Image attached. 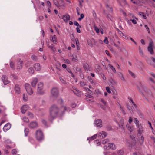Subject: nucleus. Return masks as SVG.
<instances>
[{
    "label": "nucleus",
    "mask_w": 155,
    "mask_h": 155,
    "mask_svg": "<svg viewBox=\"0 0 155 155\" xmlns=\"http://www.w3.org/2000/svg\"><path fill=\"white\" fill-rule=\"evenodd\" d=\"M70 109L69 107H67L65 106L61 107V110L59 107L55 104L52 105L49 108L50 117L51 119H49L51 123L52 120L56 118L58 116H62L66 111L69 112Z\"/></svg>",
    "instance_id": "f257e3e1"
},
{
    "label": "nucleus",
    "mask_w": 155,
    "mask_h": 155,
    "mask_svg": "<svg viewBox=\"0 0 155 155\" xmlns=\"http://www.w3.org/2000/svg\"><path fill=\"white\" fill-rule=\"evenodd\" d=\"M139 90L141 92L143 95L144 96V94L147 96H150L151 94V92L149 89H147L143 85L141 84L139 87Z\"/></svg>",
    "instance_id": "f03ea898"
},
{
    "label": "nucleus",
    "mask_w": 155,
    "mask_h": 155,
    "mask_svg": "<svg viewBox=\"0 0 155 155\" xmlns=\"http://www.w3.org/2000/svg\"><path fill=\"white\" fill-rule=\"evenodd\" d=\"M37 139L38 141H41L44 139V136L42 131L40 130H37L36 133Z\"/></svg>",
    "instance_id": "7ed1b4c3"
},
{
    "label": "nucleus",
    "mask_w": 155,
    "mask_h": 155,
    "mask_svg": "<svg viewBox=\"0 0 155 155\" xmlns=\"http://www.w3.org/2000/svg\"><path fill=\"white\" fill-rule=\"evenodd\" d=\"M25 88L29 95H31L33 94V91L31 86L29 84L26 83L25 84Z\"/></svg>",
    "instance_id": "20e7f679"
},
{
    "label": "nucleus",
    "mask_w": 155,
    "mask_h": 155,
    "mask_svg": "<svg viewBox=\"0 0 155 155\" xmlns=\"http://www.w3.org/2000/svg\"><path fill=\"white\" fill-rule=\"evenodd\" d=\"M51 95L55 97H57L58 94V90L57 88H53L51 91Z\"/></svg>",
    "instance_id": "39448f33"
},
{
    "label": "nucleus",
    "mask_w": 155,
    "mask_h": 155,
    "mask_svg": "<svg viewBox=\"0 0 155 155\" xmlns=\"http://www.w3.org/2000/svg\"><path fill=\"white\" fill-rule=\"evenodd\" d=\"M153 43L151 42H150L148 47V51L152 55L154 54V52L153 49Z\"/></svg>",
    "instance_id": "423d86ee"
},
{
    "label": "nucleus",
    "mask_w": 155,
    "mask_h": 155,
    "mask_svg": "<svg viewBox=\"0 0 155 155\" xmlns=\"http://www.w3.org/2000/svg\"><path fill=\"white\" fill-rule=\"evenodd\" d=\"M137 127L138 129L137 130V136L138 137H139L140 136H141L142 134L143 131V128L141 125H140V126H138Z\"/></svg>",
    "instance_id": "0eeeda50"
},
{
    "label": "nucleus",
    "mask_w": 155,
    "mask_h": 155,
    "mask_svg": "<svg viewBox=\"0 0 155 155\" xmlns=\"http://www.w3.org/2000/svg\"><path fill=\"white\" fill-rule=\"evenodd\" d=\"M59 17L60 18L63 19L64 21L66 23H67L68 21L70 19V16L68 14L63 15L62 17Z\"/></svg>",
    "instance_id": "6e6552de"
},
{
    "label": "nucleus",
    "mask_w": 155,
    "mask_h": 155,
    "mask_svg": "<svg viewBox=\"0 0 155 155\" xmlns=\"http://www.w3.org/2000/svg\"><path fill=\"white\" fill-rule=\"evenodd\" d=\"M38 124L36 122H32L29 125V127L31 129H34L38 127Z\"/></svg>",
    "instance_id": "1a4fd4ad"
},
{
    "label": "nucleus",
    "mask_w": 155,
    "mask_h": 155,
    "mask_svg": "<svg viewBox=\"0 0 155 155\" xmlns=\"http://www.w3.org/2000/svg\"><path fill=\"white\" fill-rule=\"evenodd\" d=\"M94 123L97 127H101L102 126V122L101 119H98L95 120L94 122Z\"/></svg>",
    "instance_id": "9d476101"
},
{
    "label": "nucleus",
    "mask_w": 155,
    "mask_h": 155,
    "mask_svg": "<svg viewBox=\"0 0 155 155\" xmlns=\"http://www.w3.org/2000/svg\"><path fill=\"white\" fill-rule=\"evenodd\" d=\"M29 107L27 105H23L21 108V112L22 113L24 114L28 110Z\"/></svg>",
    "instance_id": "9b49d317"
},
{
    "label": "nucleus",
    "mask_w": 155,
    "mask_h": 155,
    "mask_svg": "<svg viewBox=\"0 0 155 155\" xmlns=\"http://www.w3.org/2000/svg\"><path fill=\"white\" fill-rule=\"evenodd\" d=\"M38 82V79L37 78H34L31 82V84L32 87L35 88L36 84Z\"/></svg>",
    "instance_id": "f8f14e48"
},
{
    "label": "nucleus",
    "mask_w": 155,
    "mask_h": 155,
    "mask_svg": "<svg viewBox=\"0 0 155 155\" xmlns=\"http://www.w3.org/2000/svg\"><path fill=\"white\" fill-rule=\"evenodd\" d=\"M11 127L10 124L9 123L6 124L3 128V130L5 132H6Z\"/></svg>",
    "instance_id": "ddd939ff"
},
{
    "label": "nucleus",
    "mask_w": 155,
    "mask_h": 155,
    "mask_svg": "<svg viewBox=\"0 0 155 155\" xmlns=\"http://www.w3.org/2000/svg\"><path fill=\"white\" fill-rule=\"evenodd\" d=\"M23 65V61L20 59L18 60V69H20L22 68Z\"/></svg>",
    "instance_id": "4468645a"
},
{
    "label": "nucleus",
    "mask_w": 155,
    "mask_h": 155,
    "mask_svg": "<svg viewBox=\"0 0 155 155\" xmlns=\"http://www.w3.org/2000/svg\"><path fill=\"white\" fill-rule=\"evenodd\" d=\"M14 90L16 93L18 94H19L20 92V88L18 85H15L14 87Z\"/></svg>",
    "instance_id": "2eb2a0df"
},
{
    "label": "nucleus",
    "mask_w": 155,
    "mask_h": 155,
    "mask_svg": "<svg viewBox=\"0 0 155 155\" xmlns=\"http://www.w3.org/2000/svg\"><path fill=\"white\" fill-rule=\"evenodd\" d=\"M34 67L37 71H38L41 69V66L39 63H36L34 65Z\"/></svg>",
    "instance_id": "dca6fc26"
},
{
    "label": "nucleus",
    "mask_w": 155,
    "mask_h": 155,
    "mask_svg": "<svg viewBox=\"0 0 155 155\" xmlns=\"http://www.w3.org/2000/svg\"><path fill=\"white\" fill-rule=\"evenodd\" d=\"M45 93L44 91L43 88L42 89H37V93L40 95H43Z\"/></svg>",
    "instance_id": "f3484780"
},
{
    "label": "nucleus",
    "mask_w": 155,
    "mask_h": 155,
    "mask_svg": "<svg viewBox=\"0 0 155 155\" xmlns=\"http://www.w3.org/2000/svg\"><path fill=\"white\" fill-rule=\"evenodd\" d=\"M108 147L110 149L113 150H115L116 149V146L114 143H110L109 144Z\"/></svg>",
    "instance_id": "a211bd4d"
},
{
    "label": "nucleus",
    "mask_w": 155,
    "mask_h": 155,
    "mask_svg": "<svg viewBox=\"0 0 155 155\" xmlns=\"http://www.w3.org/2000/svg\"><path fill=\"white\" fill-rule=\"evenodd\" d=\"M47 45L48 47L50 48L53 52H54L55 51V48L53 44H51V46L49 45L48 44Z\"/></svg>",
    "instance_id": "6ab92c4d"
},
{
    "label": "nucleus",
    "mask_w": 155,
    "mask_h": 155,
    "mask_svg": "<svg viewBox=\"0 0 155 155\" xmlns=\"http://www.w3.org/2000/svg\"><path fill=\"white\" fill-rule=\"evenodd\" d=\"M97 134L94 135L92 136L91 137L88 138L87 140H89V142H90V141H91L97 138Z\"/></svg>",
    "instance_id": "aec40b11"
},
{
    "label": "nucleus",
    "mask_w": 155,
    "mask_h": 155,
    "mask_svg": "<svg viewBox=\"0 0 155 155\" xmlns=\"http://www.w3.org/2000/svg\"><path fill=\"white\" fill-rule=\"evenodd\" d=\"M100 134L101 135L100 136H101L103 138H105L107 135V133L106 132L104 131H102L101 132Z\"/></svg>",
    "instance_id": "412c9836"
},
{
    "label": "nucleus",
    "mask_w": 155,
    "mask_h": 155,
    "mask_svg": "<svg viewBox=\"0 0 155 155\" xmlns=\"http://www.w3.org/2000/svg\"><path fill=\"white\" fill-rule=\"evenodd\" d=\"M126 127L128 129V130L130 132H132L133 130V127L132 126H130L129 124L126 125Z\"/></svg>",
    "instance_id": "4be33fe9"
},
{
    "label": "nucleus",
    "mask_w": 155,
    "mask_h": 155,
    "mask_svg": "<svg viewBox=\"0 0 155 155\" xmlns=\"http://www.w3.org/2000/svg\"><path fill=\"white\" fill-rule=\"evenodd\" d=\"M43 88V84L41 82H39L38 84L37 89H42Z\"/></svg>",
    "instance_id": "5701e85b"
},
{
    "label": "nucleus",
    "mask_w": 155,
    "mask_h": 155,
    "mask_svg": "<svg viewBox=\"0 0 155 155\" xmlns=\"http://www.w3.org/2000/svg\"><path fill=\"white\" fill-rule=\"evenodd\" d=\"M117 74L121 80L123 81L124 80V79L123 76L121 72H117Z\"/></svg>",
    "instance_id": "b1692460"
},
{
    "label": "nucleus",
    "mask_w": 155,
    "mask_h": 155,
    "mask_svg": "<svg viewBox=\"0 0 155 155\" xmlns=\"http://www.w3.org/2000/svg\"><path fill=\"white\" fill-rule=\"evenodd\" d=\"M51 41L54 43H56L57 42L56 37L55 35H53Z\"/></svg>",
    "instance_id": "393cba45"
},
{
    "label": "nucleus",
    "mask_w": 155,
    "mask_h": 155,
    "mask_svg": "<svg viewBox=\"0 0 155 155\" xmlns=\"http://www.w3.org/2000/svg\"><path fill=\"white\" fill-rule=\"evenodd\" d=\"M127 108L129 110L130 113L131 114L133 113V111L132 110L131 106L129 105L128 104H127Z\"/></svg>",
    "instance_id": "a878e982"
},
{
    "label": "nucleus",
    "mask_w": 155,
    "mask_h": 155,
    "mask_svg": "<svg viewBox=\"0 0 155 155\" xmlns=\"http://www.w3.org/2000/svg\"><path fill=\"white\" fill-rule=\"evenodd\" d=\"M10 68H12V69L13 70H14L15 69V66H14V63L12 62L11 61L10 64Z\"/></svg>",
    "instance_id": "bb28decb"
},
{
    "label": "nucleus",
    "mask_w": 155,
    "mask_h": 155,
    "mask_svg": "<svg viewBox=\"0 0 155 155\" xmlns=\"http://www.w3.org/2000/svg\"><path fill=\"white\" fill-rule=\"evenodd\" d=\"M109 67L111 68V69H112V71L115 73H116V71L115 70V69L114 68V67L111 65L110 64H109Z\"/></svg>",
    "instance_id": "cd10ccee"
},
{
    "label": "nucleus",
    "mask_w": 155,
    "mask_h": 155,
    "mask_svg": "<svg viewBox=\"0 0 155 155\" xmlns=\"http://www.w3.org/2000/svg\"><path fill=\"white\" fill-rule=\"evenodd\" d=\"M29 130L28 128H25V136H27L28 134Z\"/></svg>",
    "instance_id": "c85d7f7f"
},
{
    "label": "nucleus",
    "mask_w": 155,
    "mask_h": 155,
    "mask_svg": "<svg viewBox=\"0 0 155 155\" xmlns=\"http://www.w3.org/2000/svg\"><path fill=\"white\" fill-rule=\"evenodd\" d=\"M134 122L135 124H136L137 127H138V126H140V125L139 124V121L137 118H134Z\"/></svg>",
    "instance_id": "c756f323"
},
{
    "label": "nucleus",
    "mask_w": 155,
    "mask_h": 155,
    "mask_svg": "<svg viewBox=\"0 0 155 155\" xmlns=\"http://www.w3.org/2000/svg\"><path fill=\"white\" fill-rule=\"evenodd\" d=\"M139 14L140 16H142L143 17V18L145 19H146L147 18V17L146 16V15L144 14V13H143L142 12H139Z\"/></svg>",
    "instance_id": "7c9ffc66"
},
{
    "label": "nucleus",
    "mask_w": 155,
    "mask_h": 155,
    "mask_svg": "<svg viewBox=\"0 0 155 155\" xmlns=\"http://www.w3.org/2000/svg\"><path fill=\"white\" fill-rule=\"evenodd\" d=\"M107 17L108 20L112 21L113 18L112 16L110 15L109 14H107Z\"/></svg>",
    "instance_id": "2f4dec72"
},
{
    "label": "nucleus",
    "mask_w": 155,
    "mask_h": 155,
    "mask_svg": "<svg viewBox=\"0 0 155 155\" xmlns=\"http://www.w3.org/2000/svg\"><path fill=\"white\" fill-rule=\"evenodd\" d=\"M53 2L54 4L58 8H59L60 5L58 4V2L57 0H53Z\"/></svg>",
    "instance_id": "473e14b6"
},
{
    "label": "nucleus",
    "mask_w": 155,
    "mask_h": 155,
    "mask_svg": "<svg viewBox=\"0 0 155 155\" xmlns=\"http://www.w3.org/2000/svg\"><path fill=\"white\" fill-rule=\"evenodd\" d=\"M117 154L119 155H123L124 154V151L122 150H119L117 152Z\"/></svg>",
    "instance_id": "72a5a7b5"
},
{
    "label": "nucleus",
    "mask_w": 155,
    "mask_h": 155,
    "mask_svg": "<svg viewBox=\"0 0 155 155\" xmlns=\"http://www.w3.org/2000/svg\"><path fill=\"white\" fill-rule=\"evenodd\" d=\"M109 142V140L108 139H105L103 140L102 141V143L104 145Z\"/></svg>",
    "instance_id": "f704fd0d"
},
{
    "label": "nucleus",
    "mask_w": 155,
    "mask_h": 155,
    "mask_svg": "<svg viewBox=\"0 0 155 155\" xmlns=\"http://www.w3.org/2000/svg\"><path fill=\"white\" fill-rule=\"evenodd\" d=\"M41 122L44 125L46 126V127H48L47 124V122L45 120L43 119L42 120Z\"/></svg>",
    "instance_id": "c9c22d12"
},
{
    "label": "nucleus",
    "mask_w": 155,
    "mask_h": 155,
    "mask_svg": "<svg viewBox=\"0 0 155 155\" xmlns=\"http://www.w3.org/2000/svg\"><path fill=\"white\" fill-rule=\"evenodd\" d=\"M28 71L29 73L32 74H33L34 72L33 68L32 67L28 69Z\"/></svg>",
    "instance_id": "e433bc0d"
},
{
    "label": "nucleus",
    "mask_w": 155,
    "mask_h": 155,
    "mask_svg": "<svg viewBox=\"0 0 155 155\" xmlns=\"http://www.w3.org/2000/svg\"><path fill=\"white\" fill-rule=\"evenodd\" d=\"M23 121L28 123L29 122V120L26 117H24L23 118Z\"/></svg>",
    "instance_id": "4c0bfd02"
},
{
    "label": "nucleus",
    "mask_w": 155,
    "mask_h": 155,
    "mask_svg": "<svg viewBox=\"0 0 155 155\" xmlns=\"http://www.w3.org/2000/svg\"><path fill=\"white\" fill-rule=\"evenodd\" d=\"M74 24L76 26H77V27H79V28H81V26L78 23V22H77L76 21H74Z\"/></svg>",
    "instance_id": "58836bf2"
},
{
    "label": "nucleus",
    "mask_w": 155,
    "mask_h": 155,
    "mask_svg": "<svg viewBox=\"0 0 155 155\" xmlns=\"http://www.w3.org/2000/svg\"><path fill=\"white\" fill-rule=\"evenodd\" d=\"M139 51L140 54H141V55L142 56H143V50L141 49L140 46L139 47Z\"/></svg>",
    "instance_id": "ea45409f"
},
{
    "label": "nucleus",
    "mask_w": 155,
    "mask_h": 155,
    "mask_svg": "<svg viewBox=\"0 0 155 155\" xmlns=\"http://www.w3.org/2000/svg\"><path fill=\"white\" fill-rule=\"evenodd\" d=\"M140 136V138L139 137H138L139 138V139L140 141H141V143L142 144L144 142V138L143 137V136L141 135V136Z\"/></svg>",
    "instance_id": "a19ab883"
},
{
    "label": "nucleus",
    "mask_w": 155,
    "mask_h": 155,
    "mask_svg": "<svg viewBox=\"0 0 155 155\" xmlns=\"http://www.w3.org/2000/svg\"><path fill=\"white\" fill-rule=\"evenodd\" d=\"M84 17V15L82 13L80 17L78 19V20L79 21H81L82 19Z\"/></svg>",
    "instance_id": "79ce46f5"
},
{
    "label": "nucleus",
    "mask_w": 155,
    "mask_h": 155,
    "mask_svg": "<svg viewBox=\"0 0 155 155\" xmlns=\"http://www.w3.org/2000/svg\"><path fill=\"white\" fill-rule=\"evenodd\" d=\"M109 82L110 83L112 84H116V81L115 80L113 79L112 78H111L109 80Z\"/></svg>",
    "instance_id": "37998d69"
},
{
    "label": "nucleus",
    "mask_w": 155,
    "mask_h": 155,
    "mask_svg": "<svg viewBox=\"0 0 155 155\" xmlns=\"http://www.w3.org/2000/svg\"><path fill=\"white\" fill-rule=\"evenodd\" d=\"M128 72L130 74L133 78H135V75L130 70H128Z\"/></svg>",
    "instance_id": "c03bdc74"
},
{
    "label": "nucleus",
    "mask_w": 155,
    "mask_h": 155,
    "mask_svg": "<svg viewBox=\"0 0 155 155\" xmlns=\"http://www.w3.org/2000/svg\"><path fill=\"white\" fill-rule=\"evenodd\" d=\"M3 81L4 84L5 85H6L9 83V81L7 80V78Z\"/></svg>",
    "instance_id": "a18cd8bd"
},
{
    "label": "nucleus",
    "mask_w": 155,
    "mask_h": 155,
    "mask_svg": "<svg viewBox=\"0 0 155 155\" xmlns=\"http://www.w3.org/2000/svg\"><path fill=\"white\" fill-rule=\"evenodd\" d=\"M60 81L64 84H66V82L62 78H60Z\"/></svg>",
    "instance_id": "49530a36"
},
{
    "label": "nucleus",
    "mask_w": 155,
    "mask_h": 155,
    "mask_svg": "<svg viewBox=\"0 0 155 155\" xmlns=\"http://www.w3.org/2000/svg\"><path fill=\"white\" fill-rule=\"evenodd\" d=\"M75 41H76V44L77 45V47L78 48V46H79V43L78 39V38H76L75 39Z\"/></svg>",
    "instance_id": "de8ad7c7"
},
{
    "label": "nucleus",
    "mask_w": 155,
    "mask_h": 155,
    "mask_svg": "<svg viewBox=\"0 0 155 155\" xmlns=\"http://www.w3.org/2000/svg\"><path fill=\"white\" fill-rule=\"evenodd\" d=\"M83 66V67L85 69H87L88 68V65L87 63L84 64Z\"/></svg>",
    "instance_id": "09e8293b"
},
{
    "label": "nucleus",
    "mask_w": 155,
    "mask_h": 155,
    "mask_svg": "<svg viewBox=\"0 0 155 155\" xmlns=\"http://www.w3.org/2000/svg\"><path fill=\"white\" fill-rule=\"evenodd\" d=\"M28 115L31 118H33V114L31 112H28Z\"/></svg>",
    "instance_id": "8fccbe9b"
},
{
    "label": "nucleus",
    "mask_w": 155,
    "mask_h": 155,
    "mask_svg": "<svg viewBox=\"0 0 155 155\" xmlns=\"http://www.w3.org/2000/svg\"><path fill=\"white\" fill-rule=\"evenodd\" d=\"M92 14H93V15L94 17V18L96 19V17H97V15H96V14L95 12V11H94V10H93V12H92Z\"/></svg>",
    "instance_id": "3c124183"
},
{
    "label": "nucleus",
    "mask_w": 155,
    "mask_h": 155,
    "mask_svg": "<svg viewBox=\"0 0 155 155\" xmlns=\"http://www.w3.org/2000/svg\"><path fill=\"white\" fill-rule=\"evenodd\" d=\"M80 84L81 87H84L86 85V83L83 81H81Z\"/></svg>",
    "instance_id": "603ef678"
},
{
    "label": "nucleus",
    "mask_w": 155,
    "mask_h": 155,
    "mask_svg": "<svg viewBox=\"0 0 155 155\" xmlns=\"http://www.w3.org/2000/svg\"><path fill=\"white\" fill-rule=\"evenodd\" d=\"M103 41L105 44H108L109 43L107 38L106 37L104 39V40Z\"/></svg>",
    "instance_id": "864d4df0"
},
{
    "label": "nucleus",
    "mask_w": 155,
    "mask_h": 155,
    "mask_svg": "<svg viewBox=\"0 0 155 155\" xmlns=\"http://www.w3.org/2000/svg\"><path fill=\"white\" fill-rule=\"evenodd\" d=\"M145 27L146 28L147 30V32H148V33H150V31L149 28L148 27V26L147 25H145Z\"/></svg>",
    "instance_id": "5fc2aeb1"
},
{
    "label": "nucleus",
    "mask_w": 155,
    "mask_h": 155,
    "mask_svg": "<svg viewBox=\"0 0 155 155\" xmlns=\"http://www.w3.org/2000/svg\"><path fill=\"white\" fill-rule=\"evenodd\" d=\"M17 153V151L16 149H13L12 150V153L13 154H15Z\"/></svg>",
    "instance_id": "6e6d98bb"
},
{
    "label": "nucleus",
    "mask_w": 155,
    "mask_h": 155,
    "mask_svg": "<svg viewBox=\"0 0 155 155\" xmlns=\"http://www.w3.org/2000/svg\"><path fill=\"white\" fill-rule=\"evenodd\" d=\"M87 43L88 45L91 47H92L93 46V44L91 41L88 40Z\"/></svg>",
    "instance_id": "4d7b16f0"
},
{
    "label": "nucleus",
    "mask_w": 155,
    "mask_h": 155,
    "mask_svg": "<svg viewBox=\"0 0 155 155\" xmlns=\"http://www.w3.org/2000/svg\"><path fill=\"white\" fill-rule=\"evenodd\" d=\"M85 96L88 97V98H93V97L92 96L89 94H85Z\"/></svg>",
    "instance_id": "13d9d810"
},
{
    "label": "nucleus",
    "mask_w": 155,
    "mask_h": 155,
    "mask_svg": "<svg viewBox=\"0 0 155 155\" xmlns=\"http://www.w3.org/2000/svg\"><path fill=\"white\" fill-rule=\"evenodd\" d=\"M106 90L109 93H111V92L110 91V88L108 87H106Z\"/></svg>",
    "instance_id": "bf43d9fd"
},
{
    "label": "nucleus",
    "mask_w": 155,
    "mask_h": 155,
    "mask_svg": "<svg viewBox=\"0 0 155 155\" xmlns=\"http://www.w3.org/2000/svg\"><path fill=\"white\" fill-rule=\"evenodd\" d=\"M74 93L78 97H80L81 96V93H76L74 91H73Z\"/></svg>",
    "instance_id": "052dcab7"
},
{
    "label": "nucleus",
    "mask_w": 155,
    "mask_h": 155,
    "mask_svg": "<svg viewBox=\"0 0 155 155\" xmlns=\"http://www.w3.org/2000/svg\"><path fill=\"white\" fill-rule=\"evenodd\" d=\"M134 155H141V153L139 151L135 152L133 153Z\"/></svg>",
    "instance_id": "680f3d73"
},
{
    "label": "nucleus",
    "mask_w": 155,
    "mask_h": 155,
    "mask_svg": "<svg viewBox=\"0 0 155 155\" xmlns=\"http://www.w3.org/2000/svg\"><path fill=\"white\" fill-rule=\"evenodd\" d=\"M94 29L97 33H99V30L97 27L95 26L94 27Z\"/></svg>",
    "instance_id": "e2e57ef3"
},
{
    "label": "nucleus",
    "mask_w": 155,
    "mask_h": 155,
    "mask_svg": "<svg viewBox=\"0 0 155 155\" xmlns=\"http://www.w3.org/2000/svg\"><path fill=\"white\" fill-rule=\"evenodd\" d=\"M7 78L6 77V76L5 75H3L2 76V81H3L4 80L5 81L6 79Z\"/></svg>",
    "instance_id": "0e129e2a"
},
{
    "label": "nucleus",
    "mask_w": 155,
    "mask_h": 155,
    "mask_svg": "<svg viewBox=\"0 0 155 155\" xmlns=\"http://www.w3.org/2000/svg\"><path fill=\"white\" fill-rule=\"evenodd\" d=\"M154 79H155L154 78H149L150 80L153 83H155Z\"/></svg>",
    "instance_id": "69168bd1"
},
{
    "label": "nucleus",
    "mask_w": 155,
    "mask_h": 155,
    "mask_svg": "<svg viewBox=\"0 0 155 155\" xmlns=\"http://www.w3.org/2000/svg\"><path fill=\"white\" fill-rule=\"evenodd\" d=\"M100 75L102 78V79L104 80H105L106 79V78L104 75L102 73H101L100 74Z\"/></svg>",
    "instance_id": "338daca9"
},
{
    "label": "nucleus",
    "mask_w": 155,
    "mask_h": 155,
    "mask_svg": "<svg viewBox=\"0 0 155 155\" xmlns=\"http://www.w3.org/2000/svg\"><path fill=\"white\" fill-rule=\"evenodd\" d=\"M23 99L25 101H26L28 100V98L27 97H26L24 94L23 95Z\"/></svg>",
    "instance_id": "774afa93"
}]
</instances>
